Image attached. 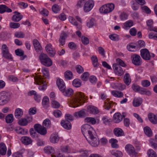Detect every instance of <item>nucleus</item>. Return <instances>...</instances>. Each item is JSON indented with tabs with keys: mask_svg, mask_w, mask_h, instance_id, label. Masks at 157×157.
Instances as JSON below:
<instances>
[{
	"mask_svg": "<svg viewBox=\"0 0 157 157\" xmlns=\"http://www.w3.org/2000/svg\"><path fill=\"white\" fill-rule=\"evenodd\" d=\"M138 92L141 94H145L147 96H150L151 94V93L150 91L141 87L139 89Z\"/></svg>",
	"mask_w": 157,
	"mask_h": 157,
	"instance_id": "72a5a7b5",
	"label": "nucleus"
},
{
	"mask_svg": "<svg viewBox=\"0 0 157 157\" xmlns=\"http://www.w3.org/2000/svg\"><path fill=\"white\" fill-rule=\"evenodd\" d=\"M111 154L116 157H121L123 155L121 151L116 150L112 151H111Z\"/></svg>",
	"mask_w": 157,
	"mask_h": 157,
	"instance_id": "c03bdc74",
	"label": "nucleus"
},
{
	"mask_svg": "<svg viewBox=\"0 0 157 157\" xmlns=\"http://www.w3.org/2000/svg\"><path fill=\"white\" fill-rule=\"evenodd\" d=\"M70 22L72 25L77 26L78 25V23L76 21L75 19L72 17L70 16L68 17Z\"/></svg>",
	"mask_w": 157,
	"mask_h": 157,
	"instance_id": "338daca9",
	"label": "nucleus"
},
{
	"mask_svg": "<svg viewBox=\"0 0 157 157\" xmlns=\"http://www.w3.org/2000/svg\"><path fill=\"white\" fill-rule=\"evenodd\" d=\"M56 84L59 90L61 92H63L66 87L65 83L63 80L62 79L58 78L56 81Z\"/></svg>",
	"mask_w": 157,
	"mask_h": 157,
	"instance_id": "ddd939ff",
	"label": "nucleus"
},
{
	"mask_svg": "<svg viewBox=\"0 0 157 157\" xmlns=\"http://www.w3.org/2000/svg\"><path fill=\"white\" fill-rule=\"evenodd\" d=\"M52 11L54 13H57L59 12L60 10V8L58 5L55 4L52 6Z\"/></svg>",
	"mask_w": 157,
	"mask_h": 157,
	"instance_id": "5fc2aeb1",
	"label": "nucleus"
},
{
	"mask_svg": "<svg viewBox=\"0 0 157 157\" xmlns=\"http://www.w3.org/2000/svg\"><path fill=\"white\" fill-rule=\"evenodd\" d=\"M148 118L149 121L153 124H157V117L152 113H149L148 115Z\"/></svg>",
	"mask_w": 157,
	"mask_h": 157,
	"instance_id": "f3484780",
	"label": "nucleus"
},
{
	"mask_svg": "<svg viewBox=\"0 0 157 157\" xmlns=\"http://www.w3.org/2000/svg\"><path fill=\"white\" fill-rule=\"evenodd\" d=\"M111 94L114 97L118 98H122L124 96V94L122 92L117 90L112 91Z\"/></svg>",
	"mask_w": 157,
	"mask_h": 157,
	"instance_id": "2f4dec72",
	"label": "nucleus"
},
{
	"mask_svg": "<svg viewBox=\"0 0 157 157\" xmlns=\"http://www.w3.org/2000/svg\"><path fill=\"white\" fill-rule=\"evenodd\" d=\"M49 99L47 97H44L42 100V105L44 108L45 109L47 108L49 106Z\"/></svg>",
	"mask_w": 157,
	"mask_h": 157,
	"instance_id": "c9c22d12",
	"label": "nucleus"
},
{
	"mask_svg": "<svg viewBox=\"0 0 157 157\" xmlns=\"http://www.w3.org/2000/svg\"><path fill=\"white\" fill-rule=\"evenodd\" d=\"M42 72L43 74V76L46 78H48L49 77V71L47 68L43 69L42 70Z\"/></svg>",
	"mask_w": 157,
	"mask_h": 157,
	"instance_id": "864d4df0",
	"label": "nucleus"
},
{
	"mask_svg": "<svg viewBox=\"0 0 157 157\" xmlns=\"http://www.w3.org/2000/svg\"><path fill=\"white\" fill-rule=\"evenodd\" d=\"M59 140V138L58 134L53 133L52 134L50 137V140L51 142L55 143L58 142Z\"/></svg>",
	"mask_w": 157,
	"mask_h": 157,
	"instance_id": "412c9836",
	"label": "nucleus"
},
{
	"mask_svg": "<svg viewBox=\"0 0 157 157\" xmlns=\"http://www.w3.org/2000/svg\"><path fill=\"white\" fill-rule=\"evenodd\" d=\"M45 50L50 56L53 57L56 54L55 48L52 47L51 44H48L45 47Z\"/></svg>",
	"mask_w": 157,
	"mask_h": 157,
	"instance_id": "9d476101",
	"label": "nucleus"
},
{
	"mask_svg": "<svg viewBox=\"0 0 157 157\" xmlns=\"http://www.w3.org/2000/svg\"><path fill=\"white\" fill-rule=\"evenodd\" d=\"M109 142L111 144L113 148H117L118 147V145L117 144L118 141L116 139L112 138L109 140Z\"/></svg>",
	"mask_w": 157,
	"mask_h": 157,
	"instance_id": "58836bf2",
	"label": "nucleus"
},
{
	"mask_svg": "<svg viewBox=\"0 0 157 157\" xmlns=\"http://www.w3.org/2000/svg\"><path fill=\"white\" fill-rule=\"evenodd\" d=\"M6 147L5 144L2 143H0V152L2 155H4L6 153Z\"/></svg>",
	"mask_w": 157,
	"mask_h": 157,
	"instance_id": "f704fd0d",
	"label": "nucleus"
},
{
	"mask_svg": "<svg viewBox=\"0 0 157 157\" xmlns=\"http://www.w3.org/2000/svg\"><path fill=\"white\" fill-rule=\"evenodd\" d=\"M44 149V152L48 154H54L55 153L54 149L52 147L50 146L45 147Z\"/></svg>",
	"mask_w": 157,
	"mask_h": 157,
	"instance_id": "c85d7f7f",
	"label": "nucleus"
},
{
	"mask_svg": "<svg viewBox=\"0 0 157 157\" xmlns=\"http://www.w3.org/2000/svg\"><path fill=\"white\" fill-rule=\"evenodd\" d=\"M35 82L36 84L38 85H40V84H42L44 82V81L43 80L42 78L41 77H37L34 78Z\"/></svg>",
	"mask_w": 157,
	"mask_h": 157,
	"instance_id": "680f3d73",
	"label": "nucleus"
},
{
	"mask_svg": "<svg viewBox=\"0 0 157 157\" xmlns=\"http://www.w3.org/2000/svg\"><path fill=\"white\" fill-rule=\"evenodd\" d=\"M21 140L22 143L25 145L31 144L32 141L31 138L28 136H23L21 137Z\"/></svg>",
	"mask_w": 157,
	"mask_h": 157,
	"instance_id": "393cba45",
	"label": "nucleus"
},
{
	"mask_svg": "<svg viewBox=\"0 0 157 157\" xmlns=\"http://www.w3.org/2000/svg\"><path fill=\"white\" fill-rule=\"evenodd\" d=\"M85 101L84 94L81 92H78L75 96L72 97L70 101V106L75 108L82 105Z\"/></svg>",
	"mask_w": 157,
	"mask_h": 157,
	"instance_id": "f03ea898",
	"label": "nucleus"
},
{
	"mask_svg": "<svg viewBox=\"0 0 157 157\" xmlns=\"http://www.w3.org/2000/svg\"><path fill=\"white\" fill-rule=\"evenodd\" d=\"M15 14L12 17V20L14 22H17L20 21L23 17V16L20 13L17 11L14 12Z\"/></svg>",
	"mask_w": 157,
	"mask_h": 157,
	"instance_id": "dca6fc26",
	"label": "nucleus"
},
{
	"mask_svg": "<svg viewBox=\"0 0 157 157\" xmlns=\"http://www.w3.org/2000/svg\"><path fill=\"white\" fill-rule=\"evenodd\" d=\"M116 61L117 63L118 64H117L119 65L120 66H121L123 67H126V64L121 59L119 58H117L116 59Z\"/></svg>",
	"mask_w": 157,
	"mask_h": 157,
	"instance_id": "0e129e2a",
	"label": "nucleus"
},
{
	"mask_svg": "<svg viewBox=\"0 0 157 157\" xmlns=\"http://www.w3.org/2000/svg\"><path fill=\"white\" fill-rule=\"evenodd\" d=\"M61 125L65 129L70 130L71 128V123L67 120H63L61 122Z\"/></svg>",
	"mask_w": 157,
	"mask_h": 157,
	"instance_id": "2eb2a0df",
	"label": "nucleus"
},
{
	"mask_svg": "<svg viewBox=\"0 0 157 157\" xmlns=\"http://www.w3.org/2000/svg\"><path fill=\"white\" fill-rule=\"evenodd\" d=\"M14 36L18 38H23L25 36V34L21 31L16 32L14 34Z\"/></svg>",
	"mask_w": 157,
	"mask_h": 157,
	"instance_id": "49530a36",
	"label": "nucleus"
},
{
	"mask_svg": "<svg viewBox=\"0 0 157 157\" xmlns=\"http://www.w3.org/2000/svg\"><path fill=\"white\" fill-rule=\"evenodd\" d=\"M81 130L88 143L93 147L97 146L99 141L94 128L90 125L85 124L82 127Z\"/></svg>",
	"mask_w": 157,
	"mask_h": 157,
	"instance_id": "f257e3e1",
	"label": "nucleus"
},
{
	"mask_svg": "<svg viewBox=\"0 0 157 157\" xmlns=\"http://www.w3.org/2000/svg\"><path fill=\"white\" fill-rule=\"evenodd\" d=\"M142 101L143 100L142 98L140 97L135 98L133 101V105L135 107L139 106L141 105Z\"/></svg>",
	"mask_w": 157,
	"mask_h": 157,
	"instance_id": "aec40b11",
	"label": "nucleus"
},
{
	"mask_svg": "<svg viewBox=\"0 0 157 157\" xmlns=\"http://www.w3.org/2000/svg\"><path fill=\"white\" fill-rule=\"evenodd\" d=\"M94 2L92 0H89L84 4L83 10L85 12H88L91 10L93 7Z\"/></svg>",
	"mask_w": 157,
	"mask_h": 157,
	"instance_id": "9b49d317",
	"label": "nucleus"
},
{
	"mask_svg": "<svg viewBox=\"0 0 157 157\" xmlns=\"http://www.w3.org/2000/svg\"><path fill=\"white\" fill-rule=\"evenodd\" d=\"M140 55L142 58L145 60H149L151 56L149 52L146 48L142 49L140 51Z\"/></svg>",
	"mask_w": 157,
	"mask_h": 157,
	"instance_id": "1a4fd4ad",
	"label": "nucleus"
},
{
	"mask_svg": "<svg viewBox=\"0 0 157 157\" xmlns=\"http://www.w3.org/2000/svg\"><path fill=\"white\" fill-rule=\"evenodd\" d=\"M60 106V104L58 101L53 100L52 102V106L54 108H58Z\"/></svg>",
	"mask_w": 157,
	"mask_h": 157,
	"instance_id": "4d7b16f0",
	"label": "nucleus"
},
{
	"mask_svg": "<svg viewBox=\"0 0 157 157\" xmlns=\"http://www.w3.org/2000/svg\"><path fill=\"white\" fill-rule=\"evenodd\" d=\"M113 68L115 74L119 76H121L124 74V71L122 68L117 64H114Z\"/></svg>",
	"mask_w": 157,
	"mask_h": 157,
	"instance_id": "f8f14e48",
	"label": "nucleus"
},
{
	"mask_svg": "<svg viewBox=\"0 0 157 157\" xmlns=\"http://www.w3.org/2000/svg\"><path fill=\"white\" fill-rule=\"evenodd\" d=\"M33 44L36 51L39 52L42 49V48L38 40L36 39H34L33 41Z\"/></svg>",
	"mask_w": 157,
	"mask_h": 157,
	"instance_id": "6ab92c4d",
	"label": "nucleus"
},
{
	"mask_svg": "<svg viewBox=\"0 0 157 157\" xmlns=\"http://www.w3.org/2000/svg\"><path fill=\"white\" fill-rule=\"evenodd\" d=\"M131 58L132 63L135 66H139L142 64V59L139 55L133 54L132 55Z\"/></svg>",
	"mask_w": 157,
	"mask_h": 157,
	"instance_id": "423d86ee",
	"label": "nucleus"
},
{
	"mask_svg": "<svg viewBox=\"0 0 157 157\" xmlns=\"http://www.w3.org/2000/svg\"><path fill=\"white\" fill-rule=\"evenodd\" d=\"M6 121L7 123H12L13 120V116L12 114L8 115L5 118Z\"/></svg>",
	"mask_w": 157,
	"mask_h": 157,
	"instance_id": "09e8293b",
	"label": "nucleus"
},
{
	"mask_svg": "<svg viewBox=\"0 0 157 157\" xmlns=\"http://www.w3.org/2000/svg\"><path fill=\"white\" fill-rule=\"evenodd\" d=\"M10 27L13 29H16L20 26V24L19 23L10 22Z\"/></svg>",
	"mask_w": 157,
	"mask_h": 157,
	"instance_id": "e2e57ef3",
	"label": "nucleus"
},
{
	"mask_svg": "<svg viewBox=\"0 0 157 157\" xmlns=\"http://www.w3.org/2000/svg\"><path fill=\"white\" fill-rule=\"evenodd\" d=\"M35 130L41 135H44L47 132L46 129L44 127L39 124H36L34 125Z\"/></svg>",
	"mask_w": 157,
	"mask_h": 157,
	"instance_id": "6e6552de",
	"label": "nucleus"
},
{
	"mask_svg": "<svg viewBox=\"0 0 157 157\" xmlns=\"http://www.w3.org/2000/svg\"><path fill=\"white\" fill-rule=\"evenodd\" d=\"M148 37L150 39L157 40V33H155L152 32L150 33L148 35Z\"/></svg>",
	"mask_w": 157,
	"mask_h": 157,
	"instance_id": "69168bd1",
	"label": "nucleus"
},
{
	"mask_svg": "<svg viewBox=\"0 0 157 157\" xmlns=\"http://www.w3.org/2000/svg\"><path fill=\"white\" fill-rule=\"evenodd\" d=\"M144 131L145 134L148 136H151L152 135V132L151 129L148 127L146 126L144 128Z\"/></svg>",
	"mask_w": 157,
	"mask_h": 157,
	"instance_id": "a18cd8bd",
	"label": "nucleus"
},
{
	"mask_svg": "<svg viewBox=\"0 0 157 157\" xmlns=\"http://www.w3.org/2000/svg\"><path fill=\"white\" fill-rule=\"evenodd\" d=\"M41 63L47 67H50L52 65V60L45 54L41 53L39 57Z\"/></svg>",
	"mask_w": 157,
	"mask_h": 157,
	"instance_id": "20e7f679",
	"label": "nucleus"
},
{
	"mask_svg": "<svg viewBox=\"0 0 157 157\" xmlns=\"http://www.w3.org/2000/svg\"><path fill=\"white\" fill-rule=\"evenodd\" d=\"M147 25L148 27L147 29L150 31H152L157 33V28L153 25V21L152 20H148L147 22Z\"/></svg>",
	"mask_w": 157,
	"mask_h": 157,
	"instance_id": "4468645a",
	"label": "nucleus"
},
{
	"mask_svg": "<svg viewBox=\"0 0 157 157\" xmlns=\"http://www.w3.org/2000/svg\"><path fill=\"white\" fill-rule=\"evenodd\" d=\"M148 157H157L155 152L152 149H149L147 152Z\"/></svg>",
	"mask_w": 157,
	"mask_h": 157,
	"instance_id": "8fccbe9b",
	"label": "nucleus"
},
{
	"mask_svg": "<svg viewBox=\"0 0 157 157\" xmlns=\"http://www.w3.org/2000/svg\"><path fill=\"white\" fill-rule=\"evenodd\" d=\"M51 124V121L48 119H46L43 122V126L48 127Z\"/></svg>",
	"mask_w": 157,
	"mask_h": 157,
	"instance_id": "774afa93",
	"label": "nucleus"
},
{
	"mask_svg": "<svg viewBox=\"0 0 157 157\" xmlns=\"http://www.w3.org/2000/svg\"><path fill=\"white\" fill-rule=\"evenodd\" d=\"M96 25V23L94 19L91 18L87 22L86 25L89 28L93 27Z\"/></svg>",
	"mask_w": 157,
	"mask_h": 157,
	"instance_id": "e433bc0d",
	"label": "nucleus"
},
{
	"mask_svg": "<svg viewBox=\"0 0 157 157\" xmlns=\"http://www.w3.org/2000/svg\"><path fill=\"white\" fill-rule=\"evenodd\" d=\"M122 119V117L120 113H116L114 115L113 117V121L115 123L120 122Z\"/></svg>",
	"mask_w": 157,
	"mask_h": 157,
	"instance_id": "a211bd4d",
	"label": "nucleus"
},
{
	"mask_svg": "<svg viewBox=\"0 0 157 157\" xmlns=\"http://www.w3.org/2000/svg\"><path fill=\"white\" fill-rule=\"evenodd\" d=\"M75 68L76 71L78 74L82 73L84 71L83 68L79 65H76Z\"/></svg>",
	"mask_w": 157,
	"mask_h": 157,
	"instance_id": "052dcab7",
	"label": "nucleus"
},
{
	"mask_svg": "<svg viewBox=\"0 0 157 157\" xmlns=\"http://www.w3.org/2000/svg\"><path fill=\"white\" fill-rule=\"evenodd\" d=\"M85 120L86 122L91 124H95L96 123V120L93 117H87Z\"/></svg>",
	"mask_w": 157,
	"mask_h": 157,
	"instance_id": "603ef678",
	"label": "nucleus"
},
{
	"mask_svg": "<svg viewBox=\"0 0 157 157\" xmlns=\"http://www.w3.org/2000/svg\"><path fill=\"white\" fill-rule=\"evenodd\" d=\"M81 157H87L88 151L87 150H81L79 151Z\"/></svg>",
	"mask_w": 157,
	"mask_h": 157,
	"instance_id": "bf43d9fd",
	"label": "nucleus"
},
{
	"mask_svg": "<svg viewBox=\"0 0 157 157\" xmlns=\"http://www.w3.org/2000/svg\"><path fill=\"white\" fill-rule=\"evenodd\" d=\"M91 60L94 67H97L98 65V59L97 57L95 56H92L91 57Z\"/></svg>",
	"mask_w": 157,
	"mask_h": 157,
	"instance_id": "3c124183",
	"label": "nucleus"
},
{
	"mask_svg": "<svg viewBox=\"0 0 157 157\" xmlns=\"http://www.w3.org/2000/svg\"><path fill=\"white\" fill-rule=\"evenodd\" d=\"M64 77L67 80H71L73 78V74L70 71H67L64 73Z\"/></svg>",
	"mask_w": 157,
	"mask_h": 157,
	"instance_id": "c756f323",
	"label": "nucleus"
},
{
	"mask_svg": "<svg viewBox=\"0 0 157 157\" xmlns=\"http://www.w3.org/2000/svg\"><path fill=\"white\" fill-rule=\"evenodd\" d=\"M5 12H11L12 10L10 9L9 8L5 5H0V13H2Z\"/></svg>",
	"mask_w": 157,
	"mask_h": 157,
	"instance_id": "bb28decb",
	"label": "nucleus"
},
{
	"mask_svg": "<svg viewBox=\"0 0 157 157\" xmlns=\"http://www.w3.org/2000/svg\"><path fill=\"white\" fill-rule=\"evenodd\" d=\"M124 81L125 83L128 86L131 82L130 76L128 73H126L125 74L124 77Z\"/></svg>",
	"mask_w": 157,
	"mask_h": 157,
	"instance_id": "cd10ccee",
	"label": "nucleus"
},
{
	"mask_svg": "<svg viewBox=\"0 0 157 157\" xmlns=\"http://www.w3.org/2000/svg\"><path fill=\"white\" fill-rule=\"evenodd\" d=\"M72 83L73 86L75 87L78 88L81 86L82 82L80 79L78 78H76L73 80Z\"/></svg>",
	"mask_w": 157,
	"mask_h": 157,
	"instance_id": "ea45409f",
	"label": "nucleus"
},
{
	"mask_svg": "<svg viewBox=\"0 0 157 157\" xmlns=\"http://www.w3.org/2000/svg\"><path fill=\"white\" fill-rule=\"evenodd\" d=\"M15 131L18 134L22 135H25L27 132V131H25L24 128L20 127H17Z\"/></svg>",
	"mask_w": 157,
	"mask_h": 157,
	"instance_id": "a19ab883",
	"label": "nucleus"
},
{
	"mask_svg": "<svg viewBox=\"0 0 157 157\" xmlns=\"http://www.w3.org/2000/svg\"><path fill=\"white\" fill-rule=\"evenodd\" d=\"M10 99L8 94L5 91L0 93V105H3L7 103Z\"/></svg>",
	"mask_w": 157,
	"mask_h": 157,
	"instance_id": "39448f33",
	"label": "nucleus"
},
{
	"mask_svg": "<svg viewBox=\"0 0 157 157\" xmlns=\"http://www.w3.org/2000/svg\"><path fill=\"white\" fill-rule=\"evenodd\" d=\"M133 25V22L132 20H128L124 24L123 28L124 29H127L132 26Z\"/></svg>",
	"mask_w": 157,
	"mask_h": 157,
	"instance_id": "4c0bfd02",
	"label": "nucleus"
},
{
	"mask_svg": "<svg viewBox=\"0 0 157 157\" xmlns=\"http://www.w3.org/2000/svg\"><path fill=\"white\" fill-rule=\"evenodd\" d=\"M109 38L110 39L113 41H118L119 39V36L116 34L110 35L109 36Z\"/></svg>",
	"mask_w": 157,
	"mask_h": 157,
	"instance_id": "13d9d810",
	"label": "nucleus"
},
{
	"mask_svg": "<svg viewBox=\"0 0 157 157\" xmlns=\"http://www.w3.org/2000/svg\"><path fill=\"white\" fill-rule=\"evenodd\" d=\"M89 76V73L87 72H86L82 74L81 76V78L82 80L84 81H86L88 79Z\"/></svg>",
	"mask_w": 157,
	"mask_h": 157,
	"instance_id": "6e6d98bb",
	"label": "nucleus"
},
{
	"mask_svg": "<svg viewBox=\"0 0 157 157\" xmlns=\"http://www.w3.org/2000/svg\"><path fill=\"white\" fill-rule=\"evenodd\" d=\"M23 115L22 110L20 108L17 109L15 111L14 115L16 118L19 119L22 117Z\"/></svg>",
	"mask_w": 157,
	"mask_h": 157,
	"instance_id": "7c9ffc66",
	"label": "nucleus"
},
{
	"mask_svg": "<svg viewBox=\"0 0 157 157\" xmlns=\"http://www.w3.org/2000/svg\"><path fill=\"white\" fill-rule=\"evenodd\" d=\"M114 134L117 136L120 137L124 136L123 130L120 128H116L113 130Z\"/></svg>",
	"mask_w": 157,
	"mask_h": 157,
	"instance_id": "4be33fe9",
	"label": "nucleus"
},
{
	"mask_svg": "<svg viewBox=\"0 0 157 157\" xmlns=\"http://www.w3.org/2000/svg\"><path fill=\"white\" fill-rule=\"evenodd\" d=\"M18 124L22 126H25L28 124V122L26 118H22L18 121Z\"/></svg>",
	"mask_w": 157,
	"mask_h": 157,
	"instance_id": "de8ad7c7",
	"label": "nucleus"
},
{
	"mask_svg": "<svg viewBox=\"0 0 157 157\" xmlns=\"http://www.w3.org/2000/svg\"><path fill=\"white\" fill-rule=\"evenodd\" d=\"M125 148L127 153L131 156H135L136 155L135 148L132 145L129 144H127Z\"/></svg>",
	"mask_w": 157,
	"mask_h": 157,
	"instance_id": "0eeeda50",
	"label": "nucleus"
},
{
	"mask_svg": "<svg viewBox=\"0 0 157 157\" xmlns=\"http://www.w3.org/2000/svg\"><path fill=\"white\" fill-rule=\"evenodd\" d=\"M88 112L91 114H97L99 113L98 108L92 105H89L87 107Z\"/></svg>",
	"mask_w": 157,
	"mask_h": 157,
	"instance_id": "b1692460",
	"label": "nucleus"
},
{
	"mask_svg": "<svg viewBox=\"0 0 157 157\" xmlns=\"http://www.w3.org/2000/svg\"><path fill=\"white\" fill-rule=\"evenodd\" d=\"M15 52L17 56H21L20 59L21 60H24L27 57L26 55H24V52L21 49H17L15 50Z\"/></svg>",
	"mask_w": 157,
	"mask_h": 157,
	"instance_id": "5701e85b",
	"label": "nucleus"
},
{
	"mask_svg": "<svg viewBox=\"0 0 157 157\" xmlns=\"http://www.w3.org/2000/svg\"><path fill=\"white\" fill-rule=\"evenodd\" d=\"M74 115L77 118L84 117L86 116V111L84 109L81 110L78 112L75 113Z\"/></svg>",
	"mask_w": 157,
	"mask_h": 157,
	"instance_id": "a878e982",
	"label": "nucleus"
},
{
	"mask_svg": "<svg viewBox=\"0 0 157 157\" xmlns=\"http://www.w3.org/2000/svg\"><path fill=\"white\" fill-rule=\"evenodd\" d=\"M63 95L69 97L72 95L73 93V90L71 88H69L64 90L63 92H61Z\"/></svg>",
	"mask_w": 157,
	"mask_h": 157,
	"instance_id": "473e14b6",
	"label": "nucleus"
},
{
	"mask_svg": "<svg viewBox=\"0 0 157 157\" xmlns=\"http://www.w3.org/2000/svg\"><path fill=\"white\" fill-rule=\"evenodd\" d=\"M114 5L112 3H108L102 6L99 9V11L102 13H108L112 12L114 8Z\"/></svg>",
	"mask_w": 157,
	"mask_h": 157,
	"instance_id": "7ed1b4c3",
	"label": "nucleus"
},
{
	"mask_svg": "<svg viewBox=\"0 0 157 157\" xmlns=\"http://www.w3.org/2000/svg\"><path fill=\"white\" fill-rule=\"evenodd\" d=\"M137 49L142 47H144L145 46V42L143 40H140L137 41L136 44Z\"/></svg>",
	"mask_w": 157,
	"mask_h": 157,
	"instance_id": "79ce46f5",
	"label": "nucleus"
},
{
	"mask_svg": "<svg viewBox=\"0 0 157 157\" xmlns=\"http://www.w3.org/2000/svg\"><path fill=\"white\" fill-rule=\"evenodd\" d=\"M127 48L128 51L131 52L135 51V50H135L137 49L136 45V44L135 45V44L132 43H130L128 45Z\"/></svg>",
	"mask_w": 157,
	"mask_h": 157,
	"instance_id": "37998d69",
	"label": "nucleus"
}]
</instances>
